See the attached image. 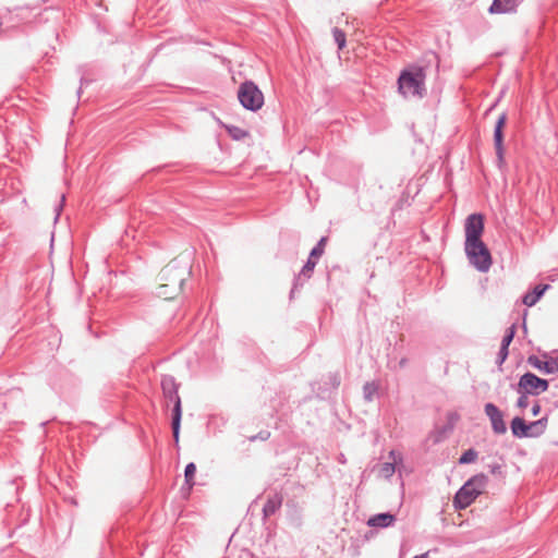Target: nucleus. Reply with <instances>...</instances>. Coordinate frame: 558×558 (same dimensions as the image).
<instances>
[{"label":"nucleus","instance_id":"26","mask_svg":"<svg viewBox=\"0 0 558 558\" xmlns=\"http://www.w3.org/2000/svg\"><path fill=\"white\" fill-rule=\"evenodd\" d=\"M170 288V284L169 283H162L160 287H159V290H158V295L159 296H163L165 299H172L173 295L175 293H173V290L171 289V291H168L167 289Z\"/></svg>","mask_w":558,"mask_h":558},{"label":"nucleus","instance_id":"18","mask_svg":"<svg viewBox=\"0 0 558 558\" xmlns=\"http://www.w3.org/2000/svg\"><path fill=\"white\" fill-rule=\"evenodd\" d=\"M389 457L392 459V461L385 462L379 468V475L384 478H390L393 475V473L396 472V463H397L396 452L393 450L390 451Z\"/></svg>","mask_w":558,"mask_h":558},{"label":"nucleus","instance_id":"29","mask_svg":"<svg viewBox=\"0 0 558 558\" xmlns=\"http://www.w3.org/2000/svg\"><path fill=\"white\" fill-rule=\"evenodd\" d=\"M64 201H65V196H64V194H62L61 195V201H60V203L57 205V207L54 209L56 210V218H54L56 220L59 218V215H60V211L62 210Z\"/></svg>","mask_w":558,"mask_h":558},{"label":"nucleus","instance_id":"15","mask_svg":"<svg viewBox=\"0 0 558 558\" xmlns=\"http://www.w3.org/2000/svg\"><path fill=\"white\" fill-rule=\"evenodd\" d=\"M396 521V517L389 512H383L372 515L367 520V525L372 527H388L391 526Z\"/></svg>","mask_w":558,"mask_h":558},{"label":"nucleus","instance_id":"10","mask_svg":"<svg viewBox=\"0 0 558 558\" xmlns=\"http://www.w3.org/2000/svg\"><path fill=\"white\" fill-rule=\"evenodd\" d=\"M484 412L489 418L492 429L495 434L502 435L507 432L504 414L494 403H486L484 407Z\"/></svg>","mask_w":558,"mask_h":558},{"label":"nucleus","instance_id":"11","mask_svg":"<svg viewBox=\"0 0 558 558\" xmlns=\"http://www.w3.org/2000/svg\"><path fill=\"white\" fill-rule=\"evenodd\" d=\"M316 258H312L308 256L305 265L302 267L301 271L295 276L293 280V287L291 289L290 295L293 296L295 291H298L300 288H302L306 280H308L312 277V274L314 271V268L317 264Z\"/></svg>","mask_w":558,"mask_h":558},{"label":"nucleus","instance_id":"24","mask_svg":"<svg viewBox=\"0 0 558 558\" xmlns=\"http://www.w3.org/2000/svg\"><path fill=\"white\" fill-rule=\"evenodd\" d=\"M377 392V386L374 383H366L363 386V393L366 401H372Z\"/></svg>","mask_w":558,"mask_h":558},{"label":"nucleus","instance_id":"22","mask_svg":"<svg viewBox=\"0 0 558 558\" xmlns=\"http://www.w3.org/2000/svg\"><path fill=\"white\" fill-rule=\"evenodd\" d=\"M477 451L474 450V449H468L466 451H464L462 453V456L459 458V463L460 464H468V463H472L474 462L476 459H477Z\"/></svg>","mask_w":558,"mask_h":558},{"label":"nucleus","instance_id":"20","mask_svg":"<svg viewBox=\"0 0 558 558\" xmlns=\"http://www.w3.org/2000/svg\"><path fill=\"white\" fill-rule=\"evenodd\" d=\"M196 472V465L191 462L185 466L184 476H185V483L189 485V488H191L194 485V476Z\"/></svg>","mask_w":558,"mask_h":558},{"label":"nucleus","instance_id":"19","mask_svg":"<svg viewBox=\"0 0 558 558\" xmlns=\"http://www.w3.org/2000/svg\"><path fill=\"white\" fill-rule=\"evenodd\" d=\"M326 243H327V238L326 236L320 238V240L317 242V244L312 248L310 256L312 258L319 259L325 252Z\"/></svg>","mask_w":558,"mask_h":558},{"label":"nucleus","instance_id":"34","mask_svg":"<svg viewBox=\"0 0 558 558\" xmlns=\"http://www.w3.org/2000/svg\"><path fill=\"white\" fill-rule=\"evenodd\" d=\"M339 462H341V463H344V462H345V458H344V456H343V454H340V457H339Z\"/></svg>","mask_w":558,"mask_h":558},{"label":"nucleus","instance_id":"9","mask_svg":"<svg viewBox=\"0 0 558 558\" xmlns=\"http://www.w3.org/2000/svg\"><path fill=\"white\" fill-rule=\"evenodd\" d=\"M484 232V217L481 214H471L464 222L465 242L464 245L482 241Z\"/></svg>","mask_w":558,"mask_h":558},{"label":"nucleus","instance_id":"16","mask_svg":"<svg viewBox=\"0 0 558 558\" xmlns=\"http://www.w3.org/2000/svg\"><path fill=\"white\" fill-rule=\"evenodd\" d=\"M282 496L279 494H274L267 498V501L265 502L263 507V517L264 519H267L271 515H274L281 507L282 505Z\"/></svg>","mask_w":558,"mask_h":558},{"label":"nucleus","instance_id":"12","mask_svg":"<svg viewBox=\"0 0 558 558\" xmlns=\"http://www.w3.org/2000/svg\"><path fill=\"white\" fill-rule=\"evenodd\" d=\"M506 120H507L506 113L500 114L496 122L495 130H494V145H495V150H496V155H497L499 162H502V160H504V133H502V130L506 124Z\"/></svg>","mask_w":558,"mask_h":558},{"label":"nucleus","instance_id":"5","mask_svg":"<svg viewBox=\"0 0 558 558\" xmlns=\"http://www.w3.org/2000/svg\"><path fill=\"white\" fill-rule=\"evenodd\" d=\"M238 99L246 110L254 112L264 105V95L253 81H245L239 86Z\"/></svg>","mask_w":558,"mask_h":558},{"label":"nucleus","instance_id":"6","mask_svg":"<svg viewBox=\"0 0 558 558\" xmlns=\"http://www.w3.org/2000/svg\"><path fill=\"white\" fill-rule=\"evenodd\" d=\"M465 255L469 263L478 271L486 272L492 266V255L483 241L474 244L464 245Z\"/></svg>","mask_w":558,"mask_h":558},{"label":"nucleus","instance_id":"4","mask_svg":"<svg viewBox=\"0 0 558 558\" xmlns=\"http://www.w3.org/2000/svg\"><path fill=\"white\" fill-rule=\"evenodd\" d=\"M547 424L548 415L531 423H526L522 417L515 416L511 421L510 428L512 435L517 438H536L545 433Z\"/></svg>","mask_w":558,"mask_h":558},{"label":"nucleus","instance_id":"30","mask_svg":"<svg viewBox=\"0 0 558 558\" xmlns=\"http://www.w3.org/2000/svg\"><path fill=\"white\" fill-rule=\"evenodd\" d=\"M541 410H542L541 404L538 402H535L532 405L531 413L533 416H537L541 413Z\"/></svg>","mask_w":558,"mask_h":558},{"label":"nucleus","instance_id":"8","mask_svg":"<svg viewBox=\"0 0 558 558\" xmlns=\"http://www.w3.org/2000/svg\"><path fill=\"white\" fill-rule=\"evenodd\" d=\"M548 389V381L535 374L527 372L523 374L515 387L517 392H527L532 396H538Z\"/></svg>","mask_w":558,"mask_h":558},{"label":"nucleus","instance_id":"27","mask_svg":"<svg viewBox=\"0 0 558 558\" xmlns=\"http://www.w3.org/2000/svg\"><path fill=\"white\" fill-rule=\"evenodd\" d=\"M520 397L517 400V407L520 409H525L529 405V393L527 392H518Z\"/></svg>","mask_w":558,"mask_h":558},{"label":"nucleus","instance_id":"14","mask_svg":"<svg viewBox=\"0 0 558 558\" xmlns=\"http://www.w3.org/2000/svg\"><path fill=\"white\" fill-rule=\"evenodd\" d=\"M523 0H494L488 11L489 13H512L522 3Z\"/></svg>","mask_w":558,"mask_h":558},{"label":"nucleus","instance_id":"7","mask_svg":"<svg viewBox=\"0 0 558 558\" xmlns=\"http://www.w3.org/2000/svg\"><path fill=\"white\" fill-rule=\"evenodd\" d=\"M190 275L187 265L180 266L175 260L165 266L160 272V279L169 283L173 293L182 290L183 283Z\"/></svg>","mask_w":558,"mask_h":558},{"label":"nucleus","instance_id":"21","mask_svg":"<svg viewBox=\"0 0 558 558\" xmlns=\"http://www.w3.org/2000/svg\"><path fill=\"white\" fill-rule=\"evenodd\" d=\"M227 131H228L229 135L233 140H236V141L243 140L244 137H246L248 135V133L245 130H243L239 126H235V125L228 126Z\"/></svg>","mask_w":558,"mask_h":558},{"label":"nucleus","instance_id":"31","mask_svg":"<svg viewBox=\"0 0 558 558\" xmlns=\"http://www.w3.org/2000/svg\"><path fill=\"white\" fill-rule=\"evenodd\" d=\"M268 436H269V433H265V434L260 433V434H259V438H260V439H267V438H268Z\"/></svg>","mask_w":558,"mask_h":558},{"label":"nucleus","instance_id":"32","mask_svg":"<svg viewBox=\"0 0 558 558\" xmlns=\"http://www.w3.org/2000/svg\"><path fill=\"white\" fill-rule=\"evenodd\" d=\"M407 359H401L399 364L401 367H404L407 365Z\"/></svg>","mask_w":558,"mask_h":558},{"label":"nucleus","instance_id":"28","mask_svg":"<svg viewBox=\"0 0 558 558\" xmlns=\"http://www.w3.org/2000/svg\"><path fill=\"white\" fill-rule=\"evenodd\" d=\"M508 354H509L508 348H505V345H500L496 363L499 366L502 365V363L506 361Z\"/></svg>","mask_w":558,"mask_h":558},{"label":"nucleus","instance_id":"1","mask_svg":"<svg viewBox=\"0 0 558 558\" xmlns=\"http://www.w3.org/2000/svg\"><path fill=\"white\" fill-rule=\"evenodd\" d=\"M426 72L423 66L411 65L404 69L398 78V90L403 97L422 98L426 94Z\"/></svg>","mask_w":558,"mask_h":558},{"label":"nucleus","instance_id":"2","mask_svg":"<svg viewBox=\"0 0 558 558\" xmlns=\"http://www.w3.org/2000/svg\"><path fill=\"white\" fill-rule=\"evenodd\" d=\"M161 388L165 398L173 403L172 409V434L174 440L179 441V434H180V425H181V417H182V404H181V398L178 393L179 386L175 383V379L173 376L166 375L161 379Z\"/></svg>","mask_w":558,"mask_h":558},{"label":"nucleus","instance_id":"17","mask_svg":"<svg viewBox=\"0 0 558 558\" xmlns=\"http://www.w3.org/2000/svg\"><path fill=\"white\" fill-rule=\"evenodd\" d=\"M547 288H548V284L536 286L532 292H527L524 294V296L522 299L523 304H525L526 306L535 305L538 302V300L543 296V294Z\"/></svg>","mask_w":558,"mask_h":558},{"label":"nucleus","instance_id":"25","mask_svg":"<svg viewBox=\"0 0 558 558\" xmlns=\"http://www.w3.org/2000/svg\"><path fill=\"white\" fill-rule=\"evenodd\" d=\"M515 335V325H511L507 328L506 333L501 340V345H505V348H509L511 341L513 340Z\"/></svg>","mask_w":558,"mask_h":558},{"label":"nucleus","instance_id":"13","mask_svg":"<svg viewBox=\"0 0 558 558\" xmlns=\"http://www.w3.org/2000/svg\"><path fill=\"white\" fill-rule=\"evenodd\" d=\"M527 363L532 367H534V368H536V369H538V371H541V372H543L545 374H556V373H558V360L557 359H550L548 361H542L537 356L531 355L527 359Z\"/></svg>","mask_w":558,"mask_h":558},{"label":"nucleus","instance_id":"3","mask_svg":"<svg viewBox=\"0 0 558 558\" xmlns=\"http://www.w3.org/2000/svg\"><path fill=\"white\" fill-rule=\"evenodd\" d=\"M487 483L488 476L483 473L472 476L454 495V508L465 509L466 507H469L483 492Z\"/></svg>","mask_w":558,"mask_h":558},{"label":"nucleus","instance_id":"33","mask_svg":"<svg viewBox=\"0 0 558 558\" xmlns=\"http://www.w3.org/2000/svg\"><path fill=\"white\" fill-rule=\"evenodd\" d=\"M427 553L425 554H422V555H417V556H414L413 558H427Z\"/></svg>","mask_w":558,"mask_h":558},{"label":"nucleus","instance_id":"23","mask_svg":"<svg viewBox=\"0 0 558 558\" xmlns=\"http://www.w3.org/2000/svg\"><path fill=\"white\" fill-rule=\"evenodd\" d=\"M332 35H333V39L338 46V49L339 50L343 49L345 47V43H347L344 32L338 27H335L332 29Z\"/></svg>","mask_w":558,"mask_h":558}]
</instances>
